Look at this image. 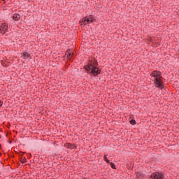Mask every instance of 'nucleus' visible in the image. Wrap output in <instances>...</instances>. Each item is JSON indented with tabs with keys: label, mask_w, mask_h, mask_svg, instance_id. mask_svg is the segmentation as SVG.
Segmentation results:
<instances>
[{
	"label": "nucleus",
	"mask_w": 179,
	"mask_h": 179,
	"mask_svg": "<svg viewBox=\"0 0 179 179\" xmlns=\"http://www.w3.org/2000/svg\"><path fill=\"white\" fill-rule=\"evenodd\" d=\"M2 1H5V0H2Z\"/></svg>",
	"instance_id": "nucleus-15"
},
{
	"label": "nucleus",
	"mask_w": 179,
	"mask_h": 179,
	"mask_svg": "<svg viewBox=\"0 0 179 179\" xmlns=\"http://www.w3.org/2000/svg\"><path fill=\"white\" fill-rule=\"evenodd\" d=\"M93 22H96V19L93 18V16L90 15L83 19L81 24H88L89 23H93Z\"/></svg>",
	"instance_id": "nucleus-3"
},
{
	"label": "nucleus",
	"mask_w": 179,
	"mask_h": 179,
	"mask_svg": "<svg viewBox=\"0 0 179 179\" xmlns=\"http://www.w3.org/2000/svg\"><path fill=\"white\" fill-rule=\"evenodd\" d=\"M136 177H137V178H143V173H142L141 172H137Z\"/></svg>",
	"instance_id": "nucleus-10"
},
{
	"label": "nucleus",
	"mask_w": 179,
	"mask_h": 179,
	"mask_svg": "<svg viewBox=\"0 0 179 179\" xmlns=\"http://www.w3.org/2000/svg\"><path fill=\"white\" fill-rule=\"evenodd\" d=\"M130 124L131 125H136V121L134 119H132L131 120H130Z\"/></svg>",
	"instance_id": "nucleus-12"
},
{
	"label": "nucleus",
	"mask_w": 179,
	"mask_h": 179,
	"mask_svg": "<svg viewBox=\"0 0 179 179\" xmlns=\"http://www.w3.org/2000/svg\"><path fill=\"white\" fill-rule=\"evenodd\" d=\"M8 24L6 23H3L1 26H0V33L1 34H5V33H6V31H8Z\"/></svg>",
	"instance_id": "nucleus-5"
},
{
	"label": "nucleus",
	"mask_w": 179,
	"mask_h": 179,
	"mask_svg": "<svg viewBox=\"0 0 179 179\" xmlns=\"http://www.w3.org/2000/svg\"><path fill=\"white\" fill-rule=\"evenodd\" d=\"M150 179H164V174L160 172H155L150 175Z\"/></svg>",
	"instance_id": "nucleus-4"
},
{
	"label": "nucleus",
	"mask_w": 179,
	"mask_h": 179,
	"mask_svg": "<svg viewBox=\"0 0 179 179\" xmlns=\"http://www.w3.org/2000/svg\"><path fill=\"white\" fill-rule=\"evenodd\" d=\"M65 148H66L67 149H76V145H73L71 143H66L64 145Z\"/></svg>",
	"instance_id": "nucleus-7"
},
{
	"label": "nucleus",
	"mask_w": 179,
	"mask_h": 179,
	"mask_svg": "<svg viewBox=\"0 0 179 179\" xmlns=\"http://www.w3.org/2000/svg\"><path fill=\"white\" fill-rule=\"evenodd\" d=\"M30 57V55L27 52H23L22 55L21 56V58H23V59H27Z\"/></svg>",
	"instance_id": "nucleus-8"
},
{
	"label": "nucleus",
	"mask_w": 179,
	"mask_h": 179,
	"mask_svg": "<svg viewBox=\"0 0 179 179\" xmlns=\"http://www.w3.org/2000/svg\"><path fill=\"white\" fill-rule=\"evenodd\" d=\"M152 78H154V83L155 84V87L157 89H160V90H163L164 85H163V82L162 81V72L159 71H154L151 73Z\"/></svg>",
	"instance_id": "nucleus-1"
},
{
	"label": "nucleus",
	"mask_w": 179,
	"mask_h": 179,
	"mask_svg": "<svg viewBox=\"0 0 179 179\" xmlns=\"http://www.w3.org/2000/svg\"><path fill=\"white\" fill-rule=\"evenodd\" d=\"M103 159H104L105 162H106V163L110 164V159H108L107 158V155H105L103 156Z\"/></svg>",
	"instance_id": "nucleus-11"
},
{
	"label": "nucleus",
	"mask_w": 179,
	"mask_h": 179,
	"mask_svg": "<svg viewBox=\"0 0 179 179\" xmlns=\"http://www.w3.org/2000/svg\"><path fill=\"white\" fill-rule=\"evenodd\" d=\"M72 50H67L66 51V54H65V58H68V59H69V58H72Z\"/></svg>",
	"instance_id": "nucleus-6"
},
{
	"label": "nucleus",
	"mask_w": 179,
	"mask_h": 179,
	"mask_svg": "<svg viewBox=\"0 0 179 179\" xmlns=\"http://www.w3.org/2000/svg\"><path fill=\"white\" fill-rule=\"evenodd\" d=\"M110 165V167H112V169H113L114 170H115V164H114L113 162H110L109 163Z\"/></svg>",
	"instance_id": "nucleus-13"
},
{
	"label": "nucleus",
	"mask_w": 179,
	"mask_h": 179,
	"mask_svg": "<svg viewBox=\"0 0 179 179\" xmlns=\"http://www.w3.org/2000/svg\"><path fill=\"white\" fill-rule=\"evenodd\" d=\"M12 17H13V20H15V22L20 20V15H19V14H13Z\"/></svg>",
	"instance_id": "nucleus-9"
},
{
	"label": "nucleus",
	"mask_w": 179,
	"mask_h": 179,
	"mask_svg": "<svg viewBox=\"0 0 179 179\" xmlns=\"http://www.w3.org/2000/svg\"><path fill=\"white\" fill-rule=\"evenodd\" d=\"M85 70L89 72V73H92L94 76H97L101 73V70L99 69V68L93 66V64H89L85 66Z\"/></svg>",
	"instance_id": "nucleus-2"
},
{
	"label": "nucleus",
	"mask_w": 179,
	"mask_h": 179,
	"mask_svg": "<svg viewBox=\"0 0 179 179\" xmlns=\"http://www.w3.org/2000/svg\"><path fill=\"white\" fill-rule=\"evenodd\" d=\"M2 104H3V102H2L1 101H0V107H2Z\"/></svg>",
	"instance_id": "nucleus-14"
}]
</instances>
